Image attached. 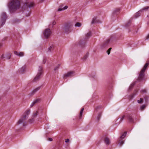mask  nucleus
<instances>
[{
  "instance_id": "nucleus-16",
  "label": "nucleus",
  "mask_w": 149,
  "mask_h": 149,
  "mask_svg": "<svg viewBox=\"0 0 149 149\" xmlns=\"http://www.w3.org/2000/svg\"><path fill=\"white\" fill-rule=\"evenodd\" d=\"M100 21L96 17H94L93 18L92 21L91 22V24H93L97 23H100Z\"/></svg>"
},
{
  "instance_id": "nucleus-25",
  "label": "nucleus",
  "mask_w": 149,
  "mask_h": 149,
  "mask_svg": "<svg viewBox=\"0 0 149 149\" xmlns=\"http://www.w3.org/2000/svg\"><path fill=\"white\" fill-rule=\"evenodd\" d=\"M138 79H137V81H136L135 82H134L132 83L130 86L129 88V90H131L133 87H134V85L135 84L136 82H137V81L140 82L139 81H138Z\"/></svg>"
},
{
  "instance_id": "nucleus-27",
  "label": "nucleus",
  "mask_w": 149,
  "mask_h": 149,
  "mask_svg": "<svg viewBox=\"0 0 149 149\" xmlns=\"http://www.w3.org/2000/svg\"><path fill=\"white\" fill-rule=\"evenodd\" d=\"M141 12V11H139L135 14L134 16L135 17V18H137L140 16V13Z\"/></svg>"
},
{
  "instance_id": "nucleus-37",
  "label": "nucleus",
  "mask_w": 149,
  "mask_h": 149,
  "mask_svg": "<svg viewBox=\"0 0 149 149\" xmlns=\"http://www.w3.org/2000/svg\"><path fill=\"white\" fill-rule=\"evenodd\" d=\"M146 107L145 105H143L141 107L140 109L141 110H143Z\"/></svg>"
},
{
  "instance_id": "nucleus-52",
  "label": "nucleus",
  "mask_w": 149,
  "mask_h": 149,
  "mask_svg": "<svg viewBox=\"0 0 149 149\" xmlns=\"http://www.w3.org/2000/svg\"><path fill=\"white\" fill-rule=\"evenodd\" d=\"M148 62H149V60H148Z\"/></svg>"
},
{
  "instance_id": "nucleus-17",
  "label": "nucleus",
  "mask_w": 149,
  "mask_h": 149,
  "mask_svg": "<svg viewBox=\"0 0 149 149\" xmlns=\"http://www.w3.org/2000/svg\"><path fill=\"white\" fill-rule=\"evenodd\" d=\"M14 54L15 55L19 56H24V53L23 52H18L15 51L14 52Z\"/></svg>"
},
{
  "instance_id": "nucleus-30",
  "label": "nucleus",
  "mask_w": 149,
  "mask_h": 149,
  "mask_svg": "<svg viewBox=\"0 0 149 149\" xmlns=\"http://www.w3.org/2000/svg\"><path fill=\"white\" fill-rule=\"evenodd\" d=\"M38 113V111H36L34 112L33 113V118H35L37 116V114Z\"/></svg>"
},
{
  "instance_id": "nucleus-19",
  "label": "nucleus",
  "mask_w": 149,
  "mask_h": 149,
  "mask_svg": "<svg viewBox=\"0 0 149 149\" xmlns=\"http://www.w3.org/2000/svg\"><path fill=\"white\" fill-rule=\"evenodd\" d=\"M40 100V99H38L35 100L30 105V107H32L35 104L38 102Z\"/></svg>"
},
{
  "instance_id": "nucleus-26",
  "label": "nucleus",
  "mask_w": 149,
  "mask_h": 149,
  "mask_svg": "<svg viewBox=\"0 0 149 149\" xmlns=\"http://www.w3.org/2000/svg\"><path fill=\"white\" fill-rule=\"evenodd\" d=\"M40 88V87H38L34 89L31 92V94H33L36 93L37 91L39 90Z\"/></svg>"
},
{
  "instance_id": "nucleus-15",
  "label": "nucleus",
  "mask_w": 149,
  "mask_h": 149,
  "mask_svg": "<svg viewBox=\"0 0 149 149\" xmlns=\"http://www.w3.org/2000/svg\"><path fill=\"white\" fill-rule=\"evenodd\" d=\"M120 8H117L115 9L113 11V16L115 15L118 14L120 12Z\"/></svg>"
},
{
  "instance_id": "nucleus-48",
  "label": "nucleus",
  "mask_w": 149,
  "mask_h": 149,
  "mask_svg": "<svg viewBox=\"0 0 149 149\" xmlns=\"http://www.w3.org/2000/svg\"><path fill=\"white\" fill-rule=\"evenodd\" d=\"M133 27H135V28H136V26H133Z\"/></svg>"
},
{
  "instance_id": "nucleus-29",
  "label": "nucleus",
  "mask_w": 149,
  "mask_h": 149,
  "mask_svg": "<svg viewBox=\"0 0 149 149\" xmlns=\"http://www.w3.org/2000/svg\"><path fill=\"white\" fill-rule=\"evenodd\" d=\"M101 115H102L101 112H100L98 114L97 116V121H98L99 120L101 117Z\"/></svg>"
},
{
  "instance_id": "nucleus-46",
  "label": "nucleus",
  "mask_w": 149,
  "mask_h": 149,
  "mask_svg": "<svg viewBox=\"0 0 149 149\" xmlns=\"http://www.w3.org/2000/svg\"><path fill=\"white\" fill-rule=\"evenodd\" d=\"M52 140H53L51 138H49V140L50 141H52Z\"/></svg>"
},
{
  "instance_id": "nucleus-50",
  "label": "nucleus",
  "mask_w": 149,
  "mask_h": 149,
  "mask_svg": "<svg viewBox=\"0 0 149 149\" xmlns=\"http://www.w3.org/2000/svg\"><path fill=\"white\" fill-rule=\"evenodd\" d=\"M135 91V92H137V91Z\"/></svg>"
},
{
  "instance_id": "nucleus-31",
  "label": "nucleus",
  "mask_w": 149,
  "mask_h": 149,
  "mask_svg": "<svg viewBox=\"0 0 149 149\" xmlns=\"http://www.w3.org/2000/svg\"><path fill=\"white\" fill-rule=\"evenodd\" d=\"M75 26L76 27H80L81 26V24L79 22H77L75 24Z\"/></svg>"
},
{
  "instance_id": "nucleus-14",
  "label": "nucleus",
  "mask_w": 149,
  "mask_h": 149,
  "mask_svg": "<svg viewBox=\"0 0 149 149\" xmlns=\"http://www.w3.org/2000/svg\"><path fill=\"white\" fill-rule=\"evenodd\" d=\"M63 4H61L59 8L58 9V11H61L63 10H64L67 9L68 8L67 6H65L64 7H63Z\"/></svg>"
},
{
  "instance_id": "nucleus-47",
  "label": "nucleus",
  "mask_w": 149,
  "mask_h": 149,
  "mask_svg": "<svg viewBox=\"0 0 149 149\" xmlns=\"http://www.w3.org/2000/svg\"><path fill=\"white\" fill-rule=\"evenodd\" d=\"M2 46V45L0 43V48Z\"/></svg>"
},
{
  "instance_id": "nucleus-23",
  "label": "nucleus",
  "mask_w": 149,
  "mask_h": 149,
  "mask_svg": "<svg viewBox=\"0 0 149 149\" xmlns=\"http://www.w3.org/2000/svg\"><path fill=\"white\" fill-rule=\"evenodd\" d=\"M128 119L130 122L132 123L134 122V120L132 115H129L128 116Z\"/></svg>"
},
{
  "instance_id": "nucleus-1",
  "label": "nucleus",
  "mask_w": 149,
  "mask_h": 149,
  "mask_svg": "<svg viewBox=\"0 0 149 149\" xmlns=\"http://www.w3.org/2000/svg\"><path fill=\"white\" fill-rule=\"evenodd\" d=\"M8 6L10 12L11 13H13L19 9L20 6V3L19 1L17 0H13L8 4Z\"/></svg>"
},
{
  "instance_id": "nucleus-10",
  "label": "nucleus",
  "mask_w": 149,
  "mask_h": 149,
  "mask_svg": "<svg viewBox=\"0 0 149 149\" xmlns=\"http://www.w3.org/2000/svg\"><path fill=\"white\" fill-rule=\"evenodd\" d=\"M24 6L27 8H31L33 7L35 5L34 3L32 2H25L24 4Z\"/></svg>"
},
{
  "instance_id": "nucleus-51",
  "label": "nucleus",
  "mask_w": 149,
  "mask_h": 149,
  "mask_svg": "<svg viewBox=\"0 0 149 149\" xmlns=\"http://www.w3.org/2000/svg\"><path fill=\"white\" fill-rule=\"evenodd\" d=\"M41 1H43L44 0H41Z\"/></svg>"
},
{
  "instance_id": "nucleus-12",
  "label": "nucleus",
  "mask_w": 149,
  "mask_h": 149,
  "mask_svg": "<svg viewBox=\"0 0 149 149\" xmlns=\"http://www.w3.org/2000/svg\"><path fill=\"white\" fill-rule=\"evenodd\" d=\"M11 57V54L10 53H8L5 55L3 54L2 55L1 58L3 59V58H5L6 59H9Z\"/></svg>"
},
{
  "instance_id": "nucleus-5",
  "label": "nucleus",
  "mask_w": 149,
  "mask_h": 149,
  "mask_svg": "<svg viewBox=\"0 0 149 149\" xmlns=\"http://www.w3.org/2000/svg\"><path fill=\"white\" fill-rule=\"evenodd\" d=\"M91 35V31L88 32L85 36L84 40H81L79 42V45L81 46H83L85 44L86 42L85 41L88 40Z\"/></svg>"
},
{
  "instance_id": "nucleus-35",
  "label": "nucleus",
  "mask_w": 149,
  "mask_h": 149,
  "mask_svg": "<svg viewBox=\"0 0 149 149\" xmlns=\"http://www.w3.org/2000/svg\"><path fill=\"white\" fill-rule=\"evenodd\" d=\"M143 100V99L142 98H141L140 100H138L137 101L139 103H141Z\"/></svg>"
},
{
  "instance_id": "nucleus-34",
  "label": "nucleus",
  "mask_w": 149,
  "mask_h": 149,
  "mask_svg": "<svg viewBox=\"0 0 149 149\" xmlns=\"http://www.w3.org/2000/svg\"><path fill=\"white\" fill-rule=\"evenodd\" d=\"M125 117V115H124L122 116H120L121 118H120V120L119 121L120 123L121 121H122V120H123V119H124V118Z\"/></svg>"
},
{
  "instance_id": "nucleus-39",
  "label": "nucleus",
  "mask_w": 149,
  "mask_h": 149,
  "mask_svg": "<svg viewBox=\"0 0 149 149\" xmlns=\"http://www.w3.org/2000/svg\"><path fill=\"white\" fill-rule=\"evenodd\" d=\"M101 108V106H100L97 107L95 108V110L97 111L99 109H100Z\"/></svg>"
},
{
  "instance_id": "nucleus-44",
  "label": "nucleus",
  "mask_w": 149,
  "mask_h": 149,
  "mask_svg": "<svg viewBox=\"0 0 149 149\" xmlns=\"http://www.w3.org/2000/svg\"><path fill=\"white\" fill-rule=\"evenodd\" d=\"M136 94H135L134 93H133L132 95L131 96V98H132Z\"/></svg>"
},
{
  "instance_id": "nucleus-18",
  "label": "nucleus",
  "mask_w": 149,
  "mask_h": 149,
  "mask_svg": "<svg viewBox=\"0 0 149 149\" xmlns=\"http://www.w3.org/2000/svg\"><path fill=\"white\" fill-rule=\"evenodd\" d=\"M54 46L53 44H51L49 45V47L48 49V51L51 52L54 49Z\"/></svg>"
},
{
  "instance_id": "nucleus-2",
  "label": "nucleus",
  "mask_w": 149,
  "mask_h": 149,
  "mask_svg": "<svg viewBox=\"0 0 149 149\" xmlns=\"http://www.w3.org/2000/svg\"><path fill=\"white\" fill-rule=\"evenodd\" d=\"M30 110H27L18 121L17 124L18 125L21 124L22 126L25 127L26 125V120L28 118V115L30 114Z\"/></svg>"
},
{
  "instance_id": "nucleus-13",
  "label": "nucleus",
  "mask_w": 149,
  "mask_h": 149,
  "mask_svg": "<svg viewBox=\"0 0 149 149\" xmlns=\"http://www.w3.org/2000/svg\"><path fill=\"white\" fill-rule=\"evenodd\" d=\"M111 39H108L102 45V48H103L107 47L109 44Z\"/></svg>"
},
{
  "instance_id": "nucleus-24",
  "label": "nucleus",
  "mask_w": 149,
  "mask_h": 149,
  "mask_svg": "<svg viewBox=\"0 0 149 149\" xmlns=\"http://www.w3.org/2000/svg\"><path fill=\"white\" fill-rule=\"evenodd\" d=\"M132 19H130L127 23H126L125 25V27L127 28L129 26L131 23Z\"/></svg>"
},
{
  "instance_id": "nucleus-49",
  "label": "nucleus",
  "mask_w": 149,
  "mask_h": 149,
  "mask_svg": "<svg viewBox=\"0 0 149 149\" xmlns=\"http://www.w3.org/2000/svg\"><path fill=\"white\" fill-rule=\"evenodd\" d=\"M29 15H29V14L28 15H27V16H29Z\"/></svg>"
},
{
  "instance_id": "nucleus-36",
  "label": "nucleus",
  "mask_w": 149,
  "mask_h": 149,
  "mask_svg": "<svg viewBox=\"0 0 149 149\" xmlns=\"http://www.w3.org/2000/svg\"><path fill=\"white\" fill-rule=\"evenodd\" d=\"M149 8V7L148 6H146L144 8H142V9H141V11L143 10H146L147 9H148V8Z\"/></svg>"
},
{
  "instance_id": "nucleus-20",
  "label": "nucleus",
  "mask_w": 149,
  "mask_h": 149,
  "mask_svg": "<svg viewBox=\"0 0 149 149\" xmlns=\"http://www.w3.org/2000/svg\"><path fill=\"white\" fill-rule=\"evenodd\" d=\"M104 141L106 145H109L110 144V140L109 138L107 137L104 138Z\"/></svg>"
},
{
  "instance_id": "nucleus-45",
  "label": "nucleus",
  "mask_w": 149,
  "mask_h": 149,
  "mask_svg": "<svg viewBox=\"0 0 149 149\" xmlns=\"http://www.w3.org/2000/svg\"><path fill=\"white\" fill-rule=\"evenodd\" d=\"M56 22L55 21H54L52 23V24L54 25L55 24Z\"/></svg>"
},
{
  "instance_id": "nucleus-33",
  "label": "nucleus",
  "mask_w": 149,
  "mask_h": 149,
  "mask_svg": "<svg viewBox=\"0 0 149 149\" xmlns=\"http://www.w3.org/2000/svg\"><path fill=\"white\" fill-rule=\"evenodd\" d=\"M34 121V120L33 118H31L29 120V122L30 123H32Z\"/></svg>"
},
{
  "instance_id": "nucleus-11",
  "label": "nucleus",
  "mask_w": 149,
  "mask_h": 149,
  "mask_svg": "<svg viewBox=\"0 0 149 149\" xmlns=\"http://www.w3.org/2000/svg\"><path fill=\"white\" fill-rule=\"evenodd\" d=\"M63 30L65 32L68 33L71 31V27L68 25H66L63 28Z\"/></svg>"
},
{
  "instance_id": "nucleus-4",
  "label": "nucleus",
  "mask_w": 149,
  "mask_h": 149,
  "mask_svg": "<svg viewBox=\"0 0 149 149\" xmlns=\"http://www.w3.org/2000/svg\"><path fill=\"white\" fill-rule=\"evenodd\" d=\"M42 68L41 66H39L38 74L33 81V82L38 81L40 79V76L42 73Z\"/></svg>"
},
{
  "instance_id": "nucleus-22",
  "label": "nucleus",
  "mask_w": 149,
  "mask_h": 149,
  "mask_svg": "<svg viewBox=\"0 0 149 149\" xmlns=\"http://www.w3.org/2000/svg\"><path fill=\"white\" fill-rule=\"evenodd\" d=\"M84 110V108H83L81 109L80 113H79V119H80L81 118L82 116V113L83 112V111Z\"/></svg>"
},
{
  "instance_id": "nucleus-3",
  "label": "nucleus",
  "mask_w": 149,
  "mask_h": 149,
  "mask_svg": "<svg viewBox=\"0 0 149 149\" xmlns=\"http://www.w3.org/2000/svg\"><path fill=\"white\" fill-rule=\"evenodd\" d=\"M148 64V63H146L143 68L141 70L138 77V81H141L142 80H144V72L147 67Z\"/></svg>"
},
{
  "instance_id": "nucleus-6",
  "label": "nucleus",
  "mask_w": 149,
  "mask_h": 149,
  "mask_svg": "<svg viewBox=\"0 0 149 149\" xmlns=\"http://www.w3.org/2000/svg\"><path fill=\"white\" fill-rule=\"evenodd\" d=\"M1 18L0 23L1 26H2L5 24L7 18L6 13L4 12L2 13L1 16Z\"/></svg>"
},
{
  "instance_id": "nucleus-9",
  "label": "nucleus",
  "mask_w": 149,
  "mask_h": 149,
  "mask_svg": "<svg viewBox=\"0 0 149 149\" xmlns=\"http://www.w3.org/2000/svg\"><path fill=\"white\" fill-rule=\"evenodd\" d=\"M74 73V72L73 71L68 72L66 74L64 75L63 78L65 79L68 77H71L75 75Z\"/></svg>"
},
{
  "instance_id": "nucleus-38",
  "label": "nucleus",
  "mask_w": 149,
  "mask_h": 149,
  "mask_svg": "<svg viewBox=\"0 0 149 149\" xmlns=\"http://www.w3.org/2000/svg\"><path fill=\"white\" fill-rule=\"evenodd\" d=\"M112 49L111 48H109L107 51V53L109 55L110 53V51L111 49Z\"/></svg>"
},
{
  "instance_id": "nucleus-43",
  "label": "nucleus",
  "mask_w": 149,
  "mask_h": 149,
  "mask_svg": "<svg viewBox=\"0 0 149 149\" xmlns=\"http://www.w3.org/2000/svg\"><path fill=\"white\" fill-rule=\"evenodd\" d=\"M69 139H67L65 140V142H66V143L68 142H69Z\"/></svg>"
},
{
  "instance_id": "nucleus-32",
  "label": "nucleus",
  "mask_w": 149,
  "mask_h": 149,
  "mask_svg": "<svg viewBox=\"0 0 149 149\" xmlns=\"http://www.w3.org/2000/svg\"><path fill=\"white\" fill-rule=\"evenodd\" d=\"M60 64H58L57 66H56L55 68L54 69V71H55V72H56V70H58L59 67L60 66Z\"/></svg>"
},
{
  "instance_id": "nucleus-40",
  "label": "nucleus",
  "mask_w": 149,
  "mask_h": 149,
  "mask_svg": "<svg viewBox=\"0 0 149 149\" xmlns=\"http://www.w3.org/2000/svg\"><path fill=\"white\" fill-rule=\"evenodd\" d=\"M146 91L145 89L142 90L141 91V93H146Z\"/></svg>"
},
{
  "instance_id": "nucleus-21",
  "label": "nucleus",
  "mask_w": 149,
  "mask_h": 149,
  "mask_svg": "<svg viewBox=\"0 0 149 149\" xmlns=\"http://www.w3.org/2000/svg\"><path fill=\"white\" fill-rule=\"evenodd\" d=\"M25 66H23L19 70V72L21 73H23L25 71Z\"/></svg>"
},
{
  "instance_id": "nucleus-42",
  "label": "nucleus",
  "mask_w": 149,
  "mask_h": 149,
  "mask_svg": "<svg viewBox=\"0 0 149 149\" xmlns=\"http://www.w3.org/2000/svg\"><path fill=\"white\" fill-rule=\"evenodd\" d=\"M145 39L146 40L149 39V34L146 37Z\"/></svg>"
},
{
  "instance_id": "nucleus-7",
  "label": "nucleus",
  "mask_w": 149,
  "mask_h": 149,
  "mask_svg": "<svg viewBox=\"0 0 149 149\" xmlns=\"http://www.w3.org/2000/svg\"><path fill=\"white\" fill-rule=\"evenodd\" d=\"M127 132H125L124 133L120 136V138L119 140V145L122 146L124 143V140L123 139L125 137L127 134Z\"/></svg>"
},
{
  "instance_id": "nucleus-28",
  "label": "nucleus",
  "mask_w": 149,
  "mask_h": 149,
  "mask_svg": "<svg viewBox=\"0 0 149 149\" xmlns=\"http://www.w3.org/2000/svg\"><path fill=\"white\" fill-rule=\"evenodd\" d=\"M88 56L89 53H87L84 57L82 58V59L84 61L86 60L88 57Z\"/></svg>"
},
{
  "instance_id": "nucleus-41",
  "label": "nucleus",
  "mask_w": 149,
  "mask_h": 149,
  "mask_svg": "<svg viewBox=\"0 0 149 149\" xmlns=\"http://www.w3.org/2000/svg\"><path fill=\"white\" fill-rule=\"evenodd\" d=\"M46 62V59L44 58L43 61V63L44 64Z\"/></svg>"
},
{
  "instance_id": "nucleus-8",
  "label": "nucleus",
  "mask_w": 149,
  "mask_h": 149,
  "mask_svg": "<svg viewBox=\"0 0 149 149\" xmlns=\"http://www.w3.org/2000/svg\"><path fill=\"white\" fill-rule=\"evenodd\" d=\"M51 33V31L49 28L45 29L43 33L45 37L46 38H48L50 36Z\"/></svg>"
}]
</instances>
